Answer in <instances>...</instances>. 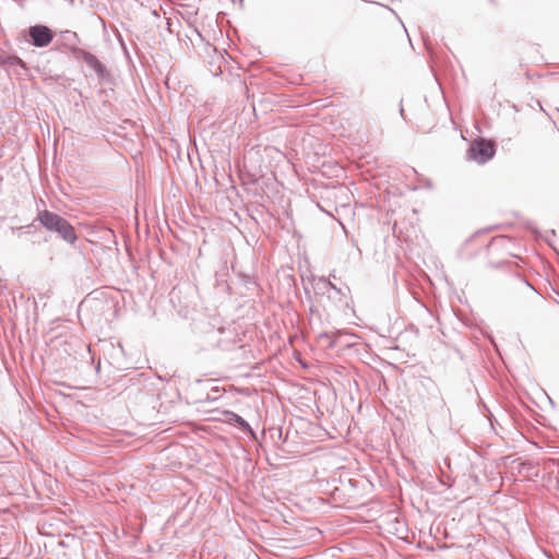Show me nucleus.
Segmentation results:
<instances>
[{
	"label": "nucleus",
	"instance_id": "423d86ee",
	"mask_svg": "<svg viewBox=\"0 0 559 559\" xmlns=\"http://www.w3.org/2000/svg\"><path fill=\"white\" fill-rule=\"evenodd\" d=\"M230 420L236 423L241 429L251 432V428H250L249 424L241 416H239L235 413H230Z\"/></svg>",
	"mask_w": 559,
	"mask_h": 559
},
{
	"label": "nucleus",
	"instance_id": "20e7f679",
	"mask_svg": "<svg viewBox=\"0 0 559 559\" xmlns=\"http://www.w3.org/2000/svg\"><path fill=\"white\" fill-rule=\"evenodd\" d=\"M28 36L33 46L47 47L53 39V32L46 25L37 24L28 28Z\"/></svg>",
	"mask_w": 559,
	"mask_h": 559
},
{
	"label": "nucleus",
	"instance_id": "f257e3e1",
	"mask_svg": "<svg viewBox=\"0 0 559 559\" xmlns=\"http://www.w3.org/2000/svg\"><path fill=\"white\" fill-rule=\"evenodd\" d=\"M37 221L49 231L57 233L64 241L74 243L76 234L74 227L60 215L48 210L39 211Z\"/></svg>",
	"mask_w": 559,
	"mask_h": 559
},
{
	"label": "nucleus",
	"instance_id": "7ed1b4c3",
	"mask_svg": "<svg viewBox=\"0 0 559 559\" xmlns=\"http://www.w3.org/2000/svg\"><path fill=\"white\" fill-rule=\"evenodd\" d=\"M72 56L76 60H83L97 75L104 79L108 75L105 66L93 53L78 47H72Z\"/></svg>",
	"mask_w": 559,
	"mask_h": 559
},
{
	"label": "nucleus",
	"instance_id": "f03ea898",
	"mask_svg": "<svg viewBox=\"0 0 559 559\" xmlns=\"http://www.w3.org/2000/svg\"><path fill=\"white\" fill-rule=\"evenodd\" d=\"M468 157L478 164H485L495 155V146L484 139L472 142L468 148Z\"/></svg>",
	"mask_w": 559,
	"mask_h": 559
},
{
	"label": "nucleus",
	"instance_id": "0eeeda50",
	"mask_svg": "<svg viewBox=\"0 0 559 559\" xmlns=\"http://www.w3.org/2000/svg\"><path fill=\"white\" fill-rule=\"evenodd\" d=\"M319 283H322L324 286H329L330 288L335 289V290H337V292H338V289L336 288V286H335L333 283H331L329 280L324 278V277H321V278L319 280Z\"/></svg>",
	"mask_w": 559,
	"mask_h": 559
},
{
	"label": "nucleus",
	"instance_id": "6e6552de",
	"mask_svg": "<svg viewBox=\"0 0 559 559\" xmlns=\"http://www.w3.org/2000/svg\"><path fill=\"white\" fill-rule=\"evenodd\" d=\"M320 337H326L328 338L329 335L326 333H323V334L320 335Z\"/></svg>",
	"mask_w": 559,
	"mask_h": 559
},
{
	"label": "nucleus",
	"instance_id": "39448f33",
	"mask_svg": "<svg viewBox=\"0 0 559 559\" xmlns=\"http://www.w3.org/2000/svg\"><path fill=\"white\" fill-rule=\"evenodd\" d=\"M60 38L66 47L72 52V47H76L78 35L71 31L61 32Z\"/></svg>",
	"mask_w": 559,
	"mask_h": 559
}]
</instances>
